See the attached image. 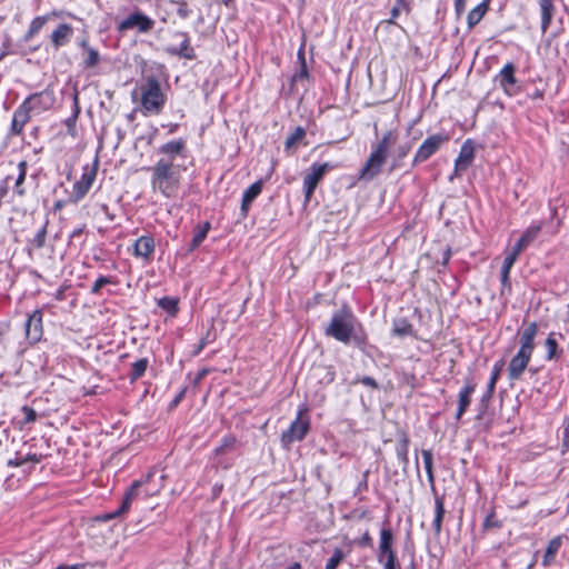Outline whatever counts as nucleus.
Segmentation results:
<instances>
[{
	"label": "nucleus",
	"instance_id": "obj_1",
	"mask_svg": "<svg viewBox=\"0 0 569 569\" xmlns=\"http://www.w3.org/2000/svg\"><path fill=\"white\" fill-rule=\"evenodd\" d=\"M325 335L345 345L352 342L360 350H365L368 345V335L349 307L332 313Z\"/></svg>",
	"mask_w": 569,
	"mask_h": 569
},
{
	"label": "nucleus",
	"instance_id": "obj_2",
	"mask_svg": "<svg viewBox=\"0 0 569 569\" xmlns=\"http://www.w3.org/2000/svg\"><path fill=\"white\" fill-rule=\"evenodd\" d=\"M398 133L395 130L383 132L381 139L372 146V150L359 172V179L371 181L378 177L385 166L390 148L397 142Z\"/></svg>",
	"mask_w": 569,
	"mask_h": 569
},
{
	"label": "nucleus",
	"instance_id": "obj_3",
	"mask_svg": "<svg viewBox=\"0 0 569 569\" xmlns=\"http://www.w3.org/2000/svg\"><path fill=\"white\" fill-rule=\"evenodd\" d=\"M398 133L395 130L383 132L381 139L372 146V150L359 172V179L371 181L378 177L385 166L390 148L397 142Z\"/></svg>",
	"mask_w": 569,
	"mask_h": 569
},
{
	"label": "nucleus",
	"instance_id": "obj_4",
	"mask_svg": "<svg viewBox=\"0 0 569 569\" xmlns=\"http://www.w3.org/2000/svg\"><path fill=\"white\" fill-rule=\"evenodd\" d=\"M151 187L166 198H171L178 190L180 174L170 160H158L151 168Z\"/></svg>",
	"mask_w": 569,
	"mask_h": 569
},
{
	"label": "nucleus",
	"instance_id": "obj_5",
	"mask_svg": "<svg viewBox=\"0 0 569 569\" xmlns=\"http://www.w3.org/2000/svg\"><path fill=\"white\" fill-rule=\"evenodd\" d=\"M141 108L144 114H159L167 101L160 82L154 76H149L141 86Z\"/></svg>",
	"mask_w": 569,
	"mask_h": 569
},
{
	"label": "nucleus",
	"instance_id": "obj_6",
	"mask_svg": "<svg viewBox=\"0 0 569 569\" xmlns=\"http://www.w3.org/2000/svg\"><path fill=\"white\" fill-rule=\"evenodd\" d=\"M307 412V409H300L298 411L297 418L291 422L289 428L282 432L281 442L284 446H289L292 442L301 441L310 430V420L308 417L302 418V416Z\"/></svg>",
	"mask_w": 569,
	"mask_h": 569
},
{
	"label": "nucleus",
	"instance_id": "obj_7",
	"mask_svg": "<svg viewBox=\"0 0 569 569\" xmlns=\"http://www.w3.org/2000/svg\"><path fill=\"white\" fill-rule=\"evenodd\" d=\"M393 533L390 528L380 531L378 561L383 562V569H398L396 552L392 549Z\"/></svg>",
	"mask_w": 569,
	"mask_h": 569
},
{
	"label": "nucleus",
	"instance_id": "obj_8",
	"mask_svg": "<svg viewBox=\"0 0 569 569\" xmlns=\"http://www.w3.org/2000/svg\"><path fill=\"white\" fill-rule=\"evenodd\" d=\"M449 140L448 134L443 133H436L432 136H429L418 148L413 159L411 167H417L418 164L427 161L429 158H431L443 143H446Z\"/></svg>",
	"mask_w": 569,
	"mask_h": 569
},
{
	"label": "nucleus",
	"instance_id": "obj_9",
	"mask_svg": "<svg viewBox=\"0 0 569 569\" xmlns=\"http://www.w3.org/2000/svg\"><path fill=\"white\" fill-rule=\"evenodd\" d=\"M335 164L330 162L325 163H313L309 171L303 177V192L306 201H309L318 186V183L323 179L325 174L335 169Z\"/></svg>",
	"mask_w": 569,
	"mask_h": 569
},
{
	"label": "nucleus",
	"instance_id": "obj_10",
	"mask_svg": "<svg viewBox=\"0 0 569 569\" xmlns=\"http://www.w3.org/2000/svg\"><path fill=\"white\" fill-rule=\"evenodd\" d=\"M97 166L98 161L96 160L93 167L86 166L83 168L82 176L74 182L72 193L69 198L72 203L79 202L89 192L97 177Z\"/></svg>",
	"mask_w": 569,
	"mask_h": 569
},
{
	"label": "nucleus",
	"instance_id": "obj_11",
	"mask_svg": "<svg viewBox=\"0 0 569 569\" xmlns=\"http://www.w3.org/2000/svg\"><path fill=\"white\" fill-rule=\"evenodd\" d=\"M154 27V21L148 16L143 14L140 11H136L129 14L124 20H122L118 29L120 31L137 29L139 32H149Z\"/></svg>",
	"mask_w": 569,
	"mask_h": 569
},
{
	"label": "nucleus",
	"instance_id": "obj_12",
	"mask_svg": "<svg viewBox=\"0 0 569 569\" xmlns=\"http://www.w3.org/2000/svg\"><path fill=\"white\" fill-rule=\"evenodd\" d=\"M54 94L50 90H43L30 94L23 102L30 111L41 112L49 110L54 104Z\"/></svg>",
	"mask_w": 569,
	"mask_h": 569
},
{
	"label": "nucleus",
	"instance_id": "obj_13",
	"mask_svg": "<svg viewBox=\"0 0 569 569\" xmlns=\"http://www.w3.org/2000/svg\"><path fill=\"white\" fill-rule=\"evenodd\" d=\"M186 141L180 138L177 140L168 141L163 144H161L158 149V153H161L164 156V158H160L159 160H170L171 163H173L174 159L177 157H186Z\"/></svg>",
	"mask_w": 569,
	"mask_h": 569
},
{
	"label": "nucleus",
	"instance_id": "obj_14",
	"mask_svg": "<svg viewBox=\"0 0 569 569\" xmlns=\"http://www.w3.org/2000/svg\"><path fill=\"white\" fill-rule=\"evenodd\" d=\"M531 356L521 351H518L509 362L508 366V378L510 381H516L521 378L525 370L530 362Z\"/></svg>",
	"mask_w": 569,
	"mask_h": 569
},
{
	"label": "nucleus",
	"instance_id": "obj_15",
	"mask_svg": "<svg viewBox=\"0 0 569 569\" xmlns=\"http://www.w3.org/2000/svg\"><path fill=\"white\" fill-rule=\"evenodd\" d=\"M42 312L34 310L26 321V337L27 339L36 343L42 337Z\"/></svg>",
	"mask_w": 569,
	"mask_h": 569
},
{
	"label": "nucleus",
	"instance_id": "obj_16",
	"mask_svg": "<svg viewBox=\"0 0 569 569\" xmlns=\"http://www.w3.org/2000/svg\"><path fill=\"white\" fill-rule=\"evenodd\" d=\"M154 239L151 236H141L133 243V256L149 262L154 252Z\"/></svg>",
	"mask_w": 569,
	"mask_h": 569
},
{
	"label": "nucleus",
	"instance_id": "obj_17",
	"mask_svg": "<svg viewBox=\"0 0 569 569\" xmlns=\"http://www.w3.org/2000/svg\"><path fill=\"white\" fill-rule=\"evenodd\" d=\"M79 47L82 49V68L83 69H94L101 61V56L99 51L90 46L89 41L83 38L79 41Z\"/></svg>",
	"mask_w": 569,
	"mask_h": 569
},
{
	"label": "nucleus",
	"instance_id": "obj_18",
	"mask_svg": "<svg viewBox=\"0 0 569 569\" xmlns=\"http://www.w3.org/2000/svg\"><path fill=\"white\" fill-rule=\"evenodd\" d=\"M538 332L537 322L528 323L520 332V348L518 351L532 356L535 349V338Z\"/></svg>",
	"mask_w": 569,
	"mask_h": 569
},
{
	"label": "nucleus",
	"instance_id": "obj_19",
	"mask_svg": "<svg viewBox=\"0 0 569 569\" xmlns=\"http://www.w3.org/2000/svg\"><path fill=\"white\" fill-rule=\"evenodd\" d=\"M177 37L181 38V42L179 47H168L166 48V52L171 56H178L180 58H184L188 60L196 59V53L193 48L190 46V39L186 32H177Z\"/></svg>",
	"mask_w": 569,
	"mask_h": 569
},
{
	"label": "nucleus",
	"instance_id": "obj_20",
	"mask_svg": "<svg viewBox=\"0 0 569 569\" xmlns=\"http://www.w3.org/2000/svg\"><path fill=\"white\" fill-rule=\"evenodd\" d=\"M73 36V28L68 23H60L50 34L52 47L58 50L69 43Z\"/></svg>",
	"mask_w": 569,
	"mask_h": 569
},
{
	"label": "nucleus",
	"instance_id": "obj_21",
	"mask_svg": "<svg viewBox=\"0 0 569 569\" xmlns=\"http://www.w3.org/2000/svg\"><path fill=\"white\" fill-rule=\"evenodd\" d=\"M515 73H516V66L512 62H507L497 76V80L499 81L500 87L508 94L513 93L512 88L517 83Z\"/></svg>",
	"mask_w": 569,
	"mask_h": 569
},
{
	"label": "nucleus",
	"instance_id": "obj_22",
	"mask_svg": "<svg viewBox=\"0 0 569 569\" xmlns=\"http://www.w3.org/2000/svg\"><path fill=\"white\" fill-rule=\"evenodd\" d=\"M30 113L31 111L22 103L16 109L11 122V134L20 136L22 133L23 127L31 119Z\"/></svg>",
	"mask_w": 569,
	"mask_h": 569
},
{
	"label": "nucleus",
	"instance_id": "obj_23",
	"mask_svg": "<svg viewBox=\"0 0 569 569\" xmlns=\"http://www.w3.org/2000/svg\"><path fill=\"white\" fill-rule=\"evenodd\" d=\"M476 383L471 379H467L463 388L459 392L458 409L456 419L459 420L466 412L471 402V396L475 392Z\"/></svg>",
	"mask_w": 569,
	"mask_h": 569
},
{
	"label": "nucleus",
	"instance_id": "obj_24",
	"mask_svg": "<svg viewBox=\"0 0 569 569\" xmlns=\"http://www.w3.org/2000/svg\"><path fill=\"white\" fill-rule=\"evenodd\" d=\"M475 157V149L470 140H467L459 152L458 158L456 159V171L466 170L472 162Z\"/></svg>",
	"mask_w": 569,
	"mask_h": 569
},
{
	"label": "nucleus",
	"instance_id": "obj_25",
	"mask_svg": "<svg viewBox=\"0 0 569 569\" xmlns=\"http://www.w3.org/2000/svg\"><path fill=\"white\" fill-rule=\"evenodd\" d=\"M542 227V222L529 226L516 242L515 246L517 247V249L523 251L526 248H528L537 239Z\"/></svg>",
	"mask_w": 569,
	"mask_h": 569
},
{
	"label": "nucleus",
	"instance_id": "obj_26",
	"mask_svg": "<svg viewBox=\"0 0 569 569\" xmlns=\"http://www.w3.org/2000/svg\"><path fill=\"white\" fill-rule=\"evenodd\" d=\"M262 187H263V181L258 180L244 190L243 196H242V202H241L242 216H244V217L247 216L250 204L261 193Z\"/></svg>",
	"mask_w": 569,
	"mask_h": 569
},
{
	"label": "nucleus",
	"instance_id": "obj_27",
	"mask_svg": "<svg viewBox=\"0 0 569 569\" xmlns=\"http://www.w3.org/2000/svg\"><path fill=\"white\" fill-rule=\"evenodd\" d=\"M409 442H410V440H409L408 435L406 432H401L398 443L396 446V455H397L398 460L402 465V470L405 472L407 471V468L409 465V457H408Z\"/></svg>",
	"mask_w": 569,
	"mask_h": 569
},
{
	"label": "nucleus",
	"instance_id": "obj_28",
	"mask_svg": "<svg viewBox=\"0 0 569 569\" xmlns=\"http://www.w3.org/2000/svg\"><path fill=\"white\" fill-rule=\"evenodd\" d=\"M541 13V31L545 33L551 24L555 13L553 0H538Z\"/></svg>",
	"mask_w": 569,
	"mask_h": 569
},
{
	"label": "nucleus",
	"instance_id": "obj_29",
	"mask_svg": "<svg viewBox=\"0 0 569 569\" xmlns=\"http://www.w3.org/2000/svg\"><path fill=\"white\" fill-rule=\"evenodd\" d=\"M489 4L490 0H483L468 13L467 24L469 30L473 29L482 20L489 10Z\"/></svg>",
	"mask_w": 569,
	"mask_h": 569
},
{
	"label": "nucleus",
	"instance_id": "obj_30",
	"mask_svg": "<svg viewBox=\"0 0 569 569\" xmlns=\"http://www.w3.org/2000/svg\"><path fill=\"white\" fill-rule=\"evenodd\" d=\"M445 501L443 497L438 495L435 496V518L432 521V527L435 531V536L439 537L442 530V520L445 517Z\"/></svg>",
	"mask_w": 569,
	"mask_h": 569
},
{
	"label": "nucleus",
	"instance_id": "obj_31",
	"mask_svg": "<svg viewBox=\"0 0 569 569\" xmlns=\"http://www.w3.org/2000/svg\"><path fill=\"white\" fill-rule=\"evenodd\" d=\"M144 481H134L126 491L121 506L118 508V513H124L129 510L132 500L139 496L140 488Z\"/></svg>",
	"mask_w": 569,
	"mask_h": 569
},
{
	"label": "nucleus",
	"instance_id": "obj_32",
	"mask_svg": "<svg viewBox=\"0 0 569 569\" xmlns=\"http://www.w3.org/2000/svg\"><path fill=\"white\" fill-rule=\"evenodd\" d=\"M49 17L48 16H38L36 17L29 24L27 32L24 33L22 41L29 42L33 37H36L43 26L47 23Z\"/></svg>",
	"mask_w": 569,
	"mask_h": 569
},
{
	"label": "nucleus",
	"instance_id": "obj_33",
	"mask_svg": "<svg viewBox=\"0 0 569 569\" xmlns=\"http://www.w3.org/2000/svg\"><path fill=\"white\" fill-rule=\"evenodd\" d=\"M545 347L547 349V360H557L562 353V350L559 348L558 341L556 339V332H550L548 335L545 341Z\"/></svg>",
	"mask_w": 569,
	"mask_h": 569
},
{
	"label": "nucleus",
	"instance_id": "obj_34",
	"mask_svg": "<svg viewBox=\"0 0 569 569\" xmlns=\"http://www.w3.org/2000/svg\"><path fill=\"white\" fill-rule=\"evenodd\" d=\"M27 168H28V164L26 161H20L18 163L19 173L14 181L13 192L20 198L24 197L27 193V191L23 187V183H24L26 177H27Z\"/></svg>",
	"mask_w": 569,
	"mask_h": 569
},
{
	"label": "nucleus",
	"instance_id": "obj_35",
	"mask_svg": "<svg viewBox=\"0 0 569 569\" xmlns=\"http://www.w3.org/2000/svg\"><path fill=\"white\" fill-rule=\"evenodd\" d=\"M413 333V327L406 318L395 319L392 323V335L397 337H408Z\"/></svg>",
	"mask_w": 569,
	"mask_h": 569
},
{
	"label": "nucleus",
	"instance_id": "obj_36",
	"mask_svg": "<svg viewBox=\"0 0 569 569\" xmlns=\"http://www.w3.org/2000/svg\"><path fill=\"white\" fill-rule=\"evenodd\" d=\"M561 538L558 536V537H555L552 538L548 546H547V549H546V552L543 555V559H542V565L545 567H548L551 565V562L553 561L557 552L559 551L560 547H561Z\"/></svg>",
	"mask_w": 569,
	"mask_h": 569
},
{
	"label": "nucleus",
	"instance_id": "obj_37",
	"mask_svg": "<svg viewBox=\"0 0 569 569\" xmlns=\"http://www.w3.org/2000/svg\"><path fill=\"white\" fill-rule=\"evenodd\" d=\"M410 150H411L410 143H403V144L398 146V148L392 157L391 163H390V168H389L390 172L395 171L401 167L402 160L408 156Z\"/></svg>",
	"mask_w": 569,
	"mask_h": 569
},
{
	"label": "nucleus",
	"instance_id": "obj_38",
	"mask_svg": "<svg viewBox=\"0 0 569 569\" xmlns=\"http://www.w3.org/2000/svg\"><path fill=\"white\" fill-rule=\"evenodd\" d=\"M210 230V223L207 221L203 224H199L194 230V234L192 237L189 251H193L196 248L200 246V243L206 239L208 232Z\"/></svg>",
	"mask_w": 569,
	"mask_h": 569
},
{
	"label": "nucleus",
	"instance_id": "obj_39",
	"mask_svg": "<svg viewBox=\"0 0 569 569\" xmlns=\"http://www.w3.org/2000/svg\"><path fill=\"white\" fill-rule=\"evenodd\" d=\"M149 366V360L147 358H141L134 361L131 365V371L129 373V379L131 382L140 379L144 373Z\"/></svg>",
	"mask_w": 569,
	"mask_h": 569
},
{
	"label": "nucleus",
	"instance_id": "obj_40",
	"mask_svg": "<svg viewBox=\"0 0 569 569\" xmlns=\"http://www.w3.org/2000/svg\"><path fill=\"white\" fill-rule=\"evenodd\" d=\"M425 469L428 477V482L430 483L431 488L435 490V476H433V468H432V452L430 450H422L421 451Z\"/></svg>",
	"mask_w": 569,
	"mask_h": 569
},
{
	"label": "nucleus",
	"instance_id": "obj_41",
	"mask_svg": "<svg viewBox=\"0 0 569 569\" xmlns=\"http://www.w3.org/2000/svg\"><path fill=\"white\" fill-rule=\"evenodd\" d=\"M237 439L234 436H226L222 438L221 443L214 449V456L226 455L234 449Z\"/></svg>",
	"mask_w": 569,
	"mask_h": 569
},
{
	"label": "nucleus",
	"instance_id": "obj_42",
	"mask_svg": "<svg viewBox=\"0 0 569 569\" xmlns=\"http://www.w3.org/2000/svg\"><path fill=\"white\" fill-rule=\"evenodd\" d=\"M158 306L170 316H174L178 312V300L176 298L163 297L158 300Z\"/></svg>",
	"mask_w": 569,
	"mask_h": 569
},
{
	"label": "nucleus",
	"instance_id": "obj_43",
	"mask_svg": "<svg viewBox=\"0 0 569 569\" xmlns=\"http://www.w3.org/2000/svg\"><path fill=\"white\" fill-rule=\"evenodd\" d=\"M521 250H518L515 246L511 251L507 252L503 263L501 267V270L510 272L512 266L515 264L516 260L518 259V256L520 254Z\"/></svg>",
	"mask_w": 569,
	"mask_h": 569
},
{
	"label": "nucleus",
	"instance_id": "obj_44",
	"mask_svg": "<svg viewBox=\"0 0 569 569\" xmlns=\"http://www.w3.org/2000/svg\"><path fill=\"white\" fill-rule=\"evenodd\" d=\"M346 558V553L340 548H335L332 556L328 559L325 569H337L341 561Z\"/></svg>",
	"mask_w": 569,
	"mask_h": 569
},
{
	"label": "nucleus",
	"instance_id": "obj_45",
	"mask_svg": "<svg viewBox=\"0 0 569 569\" xmlns=\"http://www.w3.org/2000/svg\"><path fill=\"white\" fill-rule=\"evenodd\" d=\"M73 102H74V110H73V113L71 117H69L68 119H66L64 123L66 126L68 127V131L69 132H72L74 130V127H76V122H77V119L79 117V113H80V107H79V103H78V92H76L73 94Z\"/></svg>",
	"mask_w": 569,
	"mask_h": 569
},
{
	"label": "nucleus",
	"instance_id": "obj_46",
	"mask_svg": "<svg viewBox=\"0 0 569 569\" xmlns=\"http://www.w3.org/2000/svg\"><path fill=\"white\" fill-rule=\"evenodd\" d=\"M305 136V129L302 127H297L295 131L287 138L286 149L289 150L290 148H292L297 142L302 140Z\"/></svg>",
	"mask_w": 569,
	"mask_h": 569
},
{
	"label": "nucleus",
	"instance_id": "obj_47",
	"mask_svg": "<svg viewBox=\"0 0 569 569\" xmlns=\"http://www.w3.org/2000/svg\"><path fill=\"white\" fill-rule=\"evenodd\" d=\"M502 368H503V360H499L493 365L491 377L488 382V386L490 387V391H495L496 383L499 379Z\"/></svg>",
	"mask_w": 569,
	"mask_h": 569
},
{
	"label": "nucleus",
	"instance_id": "obj_48",
	"mask_svg": "<svg viewBox=\"0 0 569 569\" xmlns=\"http://www.w3.org/2000/svg\"><path fill=\"white\" fill-rule=\"evenodd\" d=\"M46 237H47V223H44L36 233L33 239L31 240V243L34 248L40 249L46 243Z\"/></svg>",
	"mask_w": 569,
	"mask_h": 569
},
{
	"label": "nucleus",
	"instance_id": "obj_49",
	"mask_svg": "<svg viewBox=\"0 0 569 569\" xmlns=\"http://www.w3.org/2000/svg\"><path fill=\"white\" fill-rule=\"evenodd\" d=\"M19 53L23 54L24 52L18 51L17 49H14L9 41L3 42L0 48V61L3 58H6L7 56L19 54Z\"/></svg>",
	"mask_w": 569,
	"mask_h": 569
},
{
	"label": "nucleus",
	"instance_id": "obj_50",
	"mask_svg": "<svg viewBox=\"0 0 569 569\" xmlns=\"http://www.w3.org/2000/svg\"><path fill=\"white\" fill-rule=\"evenodd\" d=\"M109 283H112L111 279L109 277H106V276H100L99 278H97V280L94 281V283L92 284L91 287V293L93 295H97L99 293V291L101 290V288L106 284H109Z\"/></svg>",
	"mask_w": 569,
	"mask_h": 569
},
{
	"label": "nucleus",
	"instance_id": "obj_51",
	"mask_svg": "<svg viewBox=\"0 0 569 569\" xmlns=\"http://www.w3.org/2000/svg\"><path fill=\"white\" fill-rule=\"evenodd\" d=\"M173 3L177 4L176 11L180 18L186 19L190 16L191 10L189 9L186 1H173Z\"/></svg>",
	"mask_w": 569,
	"mask_h": 569
},
{
	"label": "nucleus",
	"instance_id": "obj_52",
	"mask_svg": "<svg viewBox=\"0 0 569 569\" xmlns=\"http://www.w3.org/2000/svg\"><path fill=\"white\" fill-rule=\"evenodd\" d=\"M501 526L500 521L496 519V516L493 512L488 515L486 519L483 520L482 527L483 529H491V528H499Z\"/></svg>",
	"mask_w": 569,
	"mask_h": 569
},
{
	"label": "nucleus",
	"instance_id": "obj_53",
	"mask_svg": "<svg viewBox=\"0 0 569 569\" xmlns=\"http://www.w3.org/2000/svg\"><path fill=\"white\" fill-rule=\"evenodd\" d=\"M303 79H309L307 63H301L299 71L292 77V81H299Z\"/></svg>",
	"mask_w": 569,
	"mask_h": 569
},
{
	"label": "nucleus",
	"instance_id": "obj_54",
	"mask_svg": "<svg viewBox=\"0 0 569 569\" xmlns=\"http://www.w3.org/2000/svg\"><path fill=\"white\" fill-rule=\"evenodd\" d=\"M22 410H23V412H24V415H26V416H24V421H26V422H28V423H29V422H33V421H36V419H37V412H36V410H34V409H32V408H30V407L24 406V407L22 408Z\"/></svg>",
	"mask_w": 569,
	"mask_h": 569
},
{
	"label": "nucleus",
	"instance_id": "obj_55",
	"mask_svg": "<svg viewBox=\"0 0 569 569\" xmlns=\"http://www.w3.org/2000/svg\"><path fill=\"white\" fill-rule=\"evenodd\" d=\"M509 274H510V272L501 270V286H502L501 293H503L505 290L511 291V282L509 279Z\"/></svg>",
	"mask_w": 569,
	"mask_h": 569
},
{
	"label": "nucleus",
	"instance_id": "obj_56",
	"mask_svg": "<svg viewBox=\"0 0 569 569\" xmlns=\"http://www.w3.org/2000/svg\"><path fill=\"white\" fill-rule=\"evenodd\" d=\"M402 7L399 4H395L390 11V18L388 19V23H395L396 19L399 17Z\"/></svg>",
	"mask_w": 569,
	"mask_h": 569
},
{
	"label": "nucleus",
	"instance_id": "obj_57",
	"mask_svg": "<svg viewBox=\"0 0 569 569\" xmlns=\"http://www.w3.org/2000/svg\"><path fill=\"white\" fill-rule=\"evenodd\" d=\"M358 545L360 547H371L372 546V538L369 535L368 531H366L362 537L358 540Z\"/></svg>",
	"mask_w": 569,
	"mask_h": 569
},
{
	"label": "nucleus",
	"instance_id": "obj_58",
	"mask_svg": "<svg viewBox=\"0 0 569 569\" xmlns=\"http://www.w3.org/2000/svg\"><path fill=\"white\" fill-rule=\"evenodd\" d=\"M360 382L363 385V386H367V387H370L372 389H378V382L372 378V377H369V376H365L360 379Z\"/></svg>",
	"mask_w": 569,
	"mask_h": 569
},
{
	"label": "nucleus",
	"instance_id": "obj_59",
	"mask_svg": "<svg viewBox=\"0 0 569 569\" xmlns=\"http://www.w3.org/2000/svg\"><path fill=\"white\" fill-rule=\"evenodd\" d=\"M467 0H455V11L460 17L466 10Z\"/></svg>",
	"mask_w": 569,
	"mask_h": 569
},
{
	"label": "nucleus",
	"instance_id": "obj_60",
	"mask_svg": "<svg viewBox=\"0 0 569 569\" xmlns=\"http://www.w3.org/2000/svg\"><path fill=\"white\" fill-rule=\"evenodd\" d=\"M207 343H208L207 338L200 339L198 345L194 346V349L192 350L191 355L193 357L198 356L203 350V348L207 346Z\"/></svg>",
	"mask_w": 569,
	"mask_h": 569
},
{
	"label": "nucleus",
	"instance_id": "obj_61",
	"mask_svg": "<svg viewBox=\"0 0 569 569\" xmlns=\"http://www.w3.org/2000/svg\"><path fill=\"white\" fill-rule=\"evenodd\" d=\"M22 460H24V463L28 461L39 463L42 460V455L28 453Z\"/></svg>",
	"mask_w": 569,
	"mask_h": 569
},
{
	"label": "nucleus",
	"instance_id": "obj_62",
	"mask_svg": "<svg viewBox=\"0 0 569 569\" xmlns=\"http://www.w3.org/2000/svg\"><path fill=\"white\" fill-rule=\"evenodd\" d=\"M396 3L402 7V10L409 13L411 11L412 0H396Z\"/></svg>",
	"mask_w": 569,
	"mask_h": 569
},
{
	"label": "nucleus",
	"instance_id": "obj_63",
	"mask_svg": "<svg viewBox=\"0 0 569 569\" xmlns=\"http://www.w3.org/2000/svg\"><path fill=\"white\" fill-rule=\"evenodd\" d=\"M209 373V369L207 368H203L201 369L200 371H198L196 378H194V381L193 383L194 385H199L201 382V380Z\"/></svg>",
	"mask_w": 569,
	"mask_h": 569
},
{
	"label": "nucleus",
	"instance_id": "obj_64",
	"mask_svg": "<svg viewBox=\"0 0 569 569\" xmlns=\"http://www.w3.org/2000/svg\"><path fill=\"white\" fill-rule=\"evenodd\" d=\"M528 97L532 100H541L543 98V92L539 89H536L533 92L528 93Z\"/></svg>",
	"mask_w": 569,
	"mask_h": 569
}]
</instances>
